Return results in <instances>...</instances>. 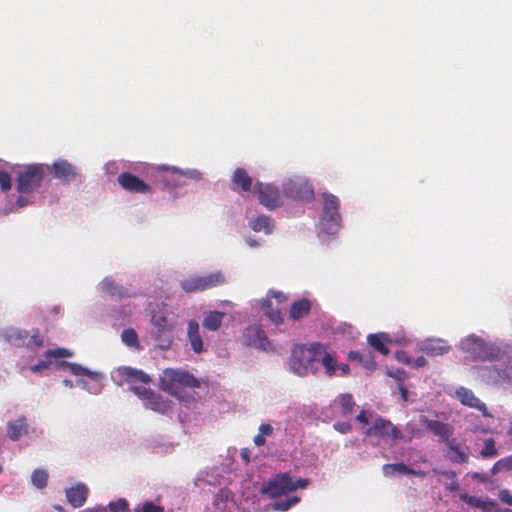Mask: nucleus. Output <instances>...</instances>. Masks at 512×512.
<instances>
[{
	"label": "nucleus",
	"instance_id": "1",
	"mask_svg": "<svg viewBox=\"0 0 512 512\" xmlns=\"http://www.w3.org/2000/svg\"><path fill=\"white\" fill-rule=\"evenodd\" d=\"M318 362L323 366L327 377L336 375V352L328 344L318 341L295 344L288 358L290 371L299 377L316 375Z\"/></svg>",
	"mask_w": 512,
	"mask_h": 512
},
{
	"label": "nucleus",
	"instance_id": "2",
	"mask_svg": "<svg viewBox=\"0 0 512 512\" xmlns=\"http://www.w3.org/2000/svg\"><path fill=\"white\" fill-rule=\"evenodd\" d=\"M200 381L193 374L183 369L166 368L160 376L159 386L161 390L176 397L186 406L196 403L193 393H188L186 388H199Z\"/></svg>",
	"mask_w": 512,
	"mask_h": 512
},
{
	"label": "nucleus",
	"instance_id": "3",
	"mask_svg": "<svg viewBox=\"0 0 512 512\" xmlns=\"http://www.w3.org/2000/svg\"><path fill=\"white\" fill-rule=\"evenodd\" d=\"M308 484V479L299 478L297 481H293L288 473H280L266 483L263 492L271 498H276L298 488H306Z\"/></svg>",
	"mask_w": 512,
	"mask_h": 512
},
{
	"label": "nucleus",
	"instance_id": "4",
	"mask_svg": "<svg viewBox=\"0 0 512 512\" xmlns=\"http://www.w3.org/2000/svg\"><path fill=\"white\" fill-rule=\"evenodd\" d=\"M340 201L337 196L323 194V214L321 216V225L328 234H334L340 227L341 216L339 213Z\"/></svg>",
	"mask_w": 512,
	"mask_h": 512
},
{
	"label": "nucleus",
	"instance_id": "5",
	"mask_svg": "<svg viewBox=\"0 0 512 512\" xmlns=\"http://www.w3.org/2000/svg\"><path fill=\"white\" fill-rule=\"evenodd\" d=\"M45 175V166L42 164L28 165L17 176V191L21 194L31 193L40 187Z\"/></svg>",
	"mask_w": 512,
	"mask_h": 512
},
{
	"label": "nucleus",
	"instance_id": "6",
	"mask_svg": "<svg viewBox=\"0 0 512 512\" xmlns=\"http://www.w3.org/2000/svg\"><path fill=\"white\" fill-rule=\"evenodd\" d=\"M152 323L156 328L153 336L155 346L163 351L170 349L174 340V325L171 323L168 317L163 314L153 315Z\"/></svg>",
	"mask_w": 512,
	"mask_h": 512
},
{
	"label": "nucleus",
	"instance_id": "7",
	"mask_svg": "<svg viewBox=\"0 0 512 512\" xmlns=\"http://www.w3.org/2000/svg\"><path fill=\"white\" fill-rule=\"evenodd\" d=\"M225 277L221 272H214L203 276H192L180 282L181 288L187 293L207 290L223 285Z\"/></svg>",
	"mask_w": 512,
	"mask_h": 512
},
{
	"label": "nucleus",
	"instance_id": "8",
	"mask_svg": "<svg viewBox=\"0 0 512 512\" xmlns=\"http://www.w3.org/2000/svg\"><path fill=\"white\" fill-rule=\"evenodd\" d=\"M4 338L7 343L14 347L33 349L44 345L43 337L38 331L30 336L26 330L10 329L5 333Z\"/></svg>",
	"mask_w": 512,
	"mask_h": 512
},
{
	"label": "nucleus",
	"instance_id": "9",
	"mask_svg": "<svg viewBox=\"0 0 512 512\" xmlns=\"http://www.w3.org/2000/svg\"><path fill=\"white\" fill-rule=\"evenodd\" d=\"M463 346L466 351L470 352L474 356V358L484 361L495 358L497 356L496 352L499 351L475 335L468 336L463 341Z\"/></svg>",
	"mask_w": 512,
	"mask_h": 512
},
{
	"label": "nucleus",
	"instance_id": "10",
	"mask_svg": "<svg viewBox=\"0 0 512 512\" xmlns=\"http://www.w3.org/2000/svg\"><path fill=\"white\" fill-rule=\"evenodd\" d=\"M284 194L293 199L311 201L314 198V190L311 184L302 179H288L283 183Z\"/></svg>",
	"mask_w": 512,
	"mask_h": 512
},
{
	"label": "nucleus",
	"instance_id": "11",
	"mask_svg": "<svg viewBox=\"0 0 512 512\" xmlns=\"http://www.w3.org/2000/svg\"><path fill=\"white\" fill-rule=\"evenodd\" d=\"M367 435L387 438L396 442L402 438L401 431L393 425L389 420L378 417L374 420L371 427L366 431Z\"/></svg>",
	"mask_w": 512,
	"mask_h": 512
},
{
	"label": "nucleus",
	"instance_id": "12",
	"mask_svg": "<svg viewBox=\"0 0 512 512\" xmlns=\"http://www.w3.org/2000/svg\"><path fill=\"white\" fill-rule=\"evenodd\" d=\"M255 191L258 193L260 204L272 210L282 205L280 191L271 184L256 182Z\"/></svg>",
	"mask_w": 512,
	"mask_h": 512
},
{
	"label": "nucleus",
	"instance_id": "13",
	"mask_svg": "<svg viewBox=\"0 0 512 512\" xmlns=\"http://www.w3.org/2000/svg\"><path fill=\"white\" fill-rule=\"evenodd\" d=\"M119 185L126 191L132 193H150L151 187L139 177L129 172H123L118 176Z\"/></svg>",
	"mask_w": 512,
	"mask_h": 512
},
{
	"label": "nucleus",
	"instance_id": "14",
	"mask_svg": "<svg viewBox=\"0 0 512 512\" xmlns=\"http://www.w3.org/2000/svg\"><path fill=\"white\" fill-rule=\"evenodd\" d=\"M456 396L463 405L479 410L485 417H492V414L488 411L486 404L481 402L472 390L460 387L456 390Z\"/></svg>",
	"mask_w": 512,
	"mask_h": 512
},
{
	"label": "nucleus",
	"instance_id": "15",
	"mask_svg": "<svg viewBox=\"0 0 512 512\" xmlns=\"http://www.w3.org/2000/svg\"><path fill=\"white\" fill-rule=\"evenodd\" d=\"M451 346L448 342L441 338L425 339L420 345V351L428 356L436 357L448 353Z\"/></svg>",
	"mask_w": 512,
	"mask_h": 512
},
{
	"label": "nucleus",
	"instance_id": "16",
	"mask_svg": "<svg viewBox=\"0 0 512 512\" xmlns=\"http://www.w3.org/2000/svg\"><path fill=\"white\" fill-rule=\"evenodd\" d=\"M253 185V179L247 171L238 167L231 177V189L236 192H250Z\"/></svg>",
	"mask_w": 512,
	"mask_h": 512
},
{
	"label": "nucleus",
	"instance_id": "17",
	"mask_svg": "<svg viewBox=\"0 0 512 512\" xmlns=\"http://www.w3.org/2000/svg\"><path fill=\"white\" fill-rule=\"evenodd\" d=\"M47 169L50 170L55 178L62 182H68L74 179L77 175L76 168L66 160L55 162L51 168L47 166Z\"/></svg>",
	"mask_w": 512,
	"mask_h": 512
},
{
	"label": "nucleus",
	"instance_id": "18",
	"mask_svg": "<svg viewBox=\"0 0 512 512\" xmlns=\"http://www.w3.org/2000/svg\"><path fill=\"white\" fill-rule=\"evenodd\" d=\"M245 337L249 345L258 349L266 350L270 345L265 331L258 326L248 327L245 331Z\"/></svg>",
	"mask_w": 512,
	"mask_h": 512
},
{
	"label": "nucleus",
	"instance_id": "19",
	"mask_svg": "<svg viewBox=\"0 0 512 512\" xmlns=\"http://www.w3.org/2000/svg\"><path fill=\"white\" fill-rule=\"evenodd\" d=\"M88 493V488L84 484L79 483L69 489H66V498L71 506L79 508L85 504Z\"/></svg>",
	"mask_w": 512,
	"mask_h": 512
},
{
	"label": "nucleus",
	"instance_id": "20",
	"mask_svg": "<svg viewBox=\"0 0 512 512\" xmlns=\"http://www.w3.org/2000/svg\"><path fill=\"white\" fill-rule=\"evenodd\" d=\"M118 374L122 381L128 384L141 382L147 384L151 378L144 371L132 367H121L118 369Z\"/></svg>",
	"mask_w": 512,
	"mask_h": 512
},
{
	"label": "nucleus",
	"instance_id": "21",
	"mask_svg": "<svg viewBox=\"0 0 512 512\" xmlns=\"http://www.w3.org/2000/svg\"><path fill=\"white\" fill-rule=\"evenodd\" d=\"M460 499L465 502L467 505L471 507L478 508L483 512H492L496 507V502L494 500L476 496H471L468 494H461Z\"/></svg>",
	"mask_w": 512,
	"mask_h": 512
},
{
	"label": "nucleus",
	"instance_id": "22",
	"mask_svg": "<svg viewBox=\"0 0 512 512\" xmlns=\"http://www.w3.org/2000/svg\"><path fill=\"white\" fill-rule=\"evenodd\" d=\"M187 336L191 348L195 353L203 351V340L200 335L199 324L196 320H190L187 325Z\"/></svg>",
	"mask_w": 512,
	"mask_h": 512
},
{
	"label": "nucleus",
	"instance_id": "23",
	"mask_svg": "<svg viewBox=\"0 0 512 512\" xmlns=\"http://www.w3.org/2000/svg\"><path fill=\"white\" fill-rule=\"evenodd\" d=\"M101 289L111 297L128 298L132 296L125 287L118 285L108 277L102 280Z\"/></svg>",
	"mask_w": 512,
	"mask_h": 512
},
{
	"label": "nucleus",
	"instance_id": "24",
	"mask_svg": "<svg viewBox=\"0 0 512 512\" xmlns=\"http://www.w3.org/2000/svg\"><path fill=\"white\" fill-rule=\"evenodd\" d=\"M446 446L448 447V458L454 464H464L469 460V455L456 443L455 439H450Z\"/></svg>",
	"mask_w": 512,
	"mask_h": 512
},
{
	"label": "nucleus",
	"instance_id": "25",
	"mask_svg": "<svg viewBox=\"0 0 512 512\" xmlns=\"http://www.w3.org/2000/svg\"><path fill=\"white\" fill-rule=\"evenodd\" d=\"M426 428L439 436L445 444L451 439L452 431L448 425L438 420H426Z\"/></svg>",
	"mask_w": 512,
	"mask_h": 512
},
{
	"label": "nucleus",
	"instance_id": "26",
	"mask_svg": "<svg viewBox=\"0 0 512 512\" xmlns=\"http://www.w3.org/2000/svg\"><path fill=\"white\" fill-rule=\"evenodd\" d=\"M311 310V302L308 299H300L290 306L289 317L292 320H299L306 317Z\"/></svg>",
	"mask_w": 512,
	"mask_h": 512
},
{
	"label": "nucleus",
	"instance_id": "27",
	"mask_svg": "<svg viewBox=\"0 0 512 512\" xmlns=\"http://www.w3.org/2000/svg\"><path fill=\"white\" fill-rule=\"evenodd\" d=\"M249 227L255 232H264L265 234H271L274 225L269 216L260 215L250 219Z\"/></svg>",
	"mask_w": 512,
	"mask_h": 512
},
{
	"label": "nucleus",
	"instance_id": "28",
	"mask_svg": "<svg viewBox=\"0 0 512 512\" xmlns=\"http://www.w3.org/2000/svg\"><path fill=\"white\" fill-rule=\"evenodd\" d=\"M145 406L155 412L160 414H166L170 410V402L168 400L163 399V397L155 392L149 397L148 401L145 403Z\"/></svg>",
	"mask_w": 512,
	"mask_h": 512
},
{
	"label": "nucleus",
	"instance_id": "29",
	"mask_svg": "<svg viewBox=\"0 0 512 512\" xmlns=\"http://www.w3.org/2000/svg\"><path fill=\"white\" fill-rule=\"evenodd\" d=\"M348 359L359 362L367 370H374L376 368V361L370 352L361 353L360 351L352 350L348 352Z\"/></svg>",
	"mask_w": 512,
	"mask_h": 512
},
{
	"label": "nucleus",
	"instance_id": "30",
	"mask_svg": "<svg viewBox=\"0 0 512 512\" xmlns=\"http://www.w3.org/2000/svg\"><path fill=\"white\" fill-rule=\"evenodd\" d=\"M166 172H167L168 175H170L172 177H176V179H173V181L171 183V185L174 186V187H177V186H180V185L184 184V182L181 181V179L184 178V177L192 178V179H197L200 176V173L197 172L196 170L183 171V170H180L179 168H176V167L167 168Z\"/></svg>",
	"mask_w": 512,
	"mask_h": 512
},
{
	"label": "nucleus",
	"instance_id": "31",
	"mask_svg": "<svg viewBox=\"0 0 512 512\" xmlns=\"http://www.w3.org/2000/svg\"><path fill=\"white\" fill-rule=\"evenodd\" d=\"M7 433L11 440L17 441L23 434L27 433L26 420L24 417L8 423Z\"/></svg>",
	"mask_w": 512,
	"mask_h": 512
},
{
	"label": "nucleus",
	"instance_id": "32",
	"mask_svg": "<svg viewBox=\"0 0 512 512\" xmlns=\"http://www.w3.org/2000/svg\"><path fill=\"white\" fill-rule=\"evenodd\" d=\"M225 317L224 312L210 311L207 313L203 320V326L207 330L217 331L222 324L223 318Z\"/></svg>",
	"mask_w": 512,
	"mask_h": 512
},
{
	"label": "nucleus",
	"instance_id": "33",
	"mask_svg": "<svg viewBox=\"0 0 512 512\" xmlns=\"http://www.w3.org/2000/svg\"><path fill=\"white\" fill-rule=\"evenodd\" d=\"M368 344L376 351L386 356L389 354V349L387 348L385 342L388 341L387 337L383 333L378 334H370L367 337Z\"/></svg>",
	"mask_w": 512,
	"mask_h": 512
},
{
	"label": "nucleus",
	"instance_id": "34",
	"mask_svg": "<svg viewBox=\"0 0 512 512\" xmlns=\"http://www.w3.org/2000/svg\"><path fill=\"white\" fill-rule=\"evenodd\" d=\"M262 307L265 309L266 316L275 324L283 322V316L279 308H274L270 299L262 301Z\"/></svg>",
	"mask_w": 512,
	"mask_h": 512
},
{
	"label": "nucleus",
	"instance_id": "35",
	"mask_svg": "<svg viewBox=\"0 0 512 512\" xmlns=\"http://www.w3.org/2000/svg\"><path fill=\"white\" fill-rule=\"evenodd\" d=\"M121 339L130 348H140L138 334L133 328H127L122 331Z\"/></svg>",
	"mask_w": 512,
	"mask_h": 512
},
{
	"label": "nucleus",
	"instance_id": "36",
	"mask_svg": "<svg viewBox=\"0 0 512 512\" xmlns=\"http://www.w3.org/2000/svg\"><path fill=\"white\" fill-rule=\"evenodd\" d=\"M383 474L387 477L394 476L396 473L399 474H408L409 467L404 463H393V464H385L382 467Z\"/></svg>",
	"mask_w": 512,
	"mask_h": 512
},
{
	"label": "nucleus",
	"instance_id": "37",
	"mask_svg": "<svg viewBox=\"0 0 512 512\" xmlns=\"http://www.w3.org/2000/svg\"><path fill=\"white\" fill-rule=\"evenodd\" d=\"M48 473L42 469H36L31 475V481L34 486L39 489H43L47 486Z\"/></svg>",
	"mask_w": 512,
	"mask_h": 512
},
{
	"label": "nucleus",
	"instance_id": "38",
	"mask_svg": "<svg viewBox=\"0 0 512 512\" xmlns=\"http://www.w3.org/2000/svg\"><path fill=\"white\" fill-rule=\"evenodd\" d=\"M299 501H300L299 497L293 496L288 499L275 501L273 503L272 507L276 511H287L292 506L296 505Z\"/></svg>",
	"mask_w": 512,
	"mask_h": 512
},
{
	"label": "nucleus",
	"instance_id": "39",
	"mask_svg": "<svg viewBox=\"0 0 512 512\" xmlns=\"http://www.w3.org/2000/svg\"><path fill=\"white\" fill-rule=\"evenodd\" d=\"M480 455L483 458H491L498 455V450L495 447L494 439L488 438L484 441V447L480 451Z\"/></svg>",
	"mask_w": 512,
	"mask_h": 512
},
{
	"label": "nucleus",
	"instance_id": "40",
	"mask_svg": "<svg viewBox=\"0 0 512 512\" xmlns=\"http://www.w3.org/2000/svg\"><path fill=\"white\" fill-rule=\"evenodd\" d=\"M339 403L342 408L343 414L351 413L355 406V402H354L353 396L351 394L340 395Z\"/></svg>",
	"mask_w": 512,
	"mask_h": 512
},
{
	"label": "nucleus",
	"instance_id": "41",
	"mask_svg": "<svg viewBox=\"0 0 512 512\" xmlns=\"http://www.w3.org/2000/svg\"><path fill=\"white\" fill-rule=\"evenodd\" d=\"M62 366L66 367L71 374L76 376L91 375V372L88 369L76 363L63 362Z\"/></svg>",
	"mask_w": 512,
	"mask_h": 512
},
{
	"label": "nucleus",
	"instance_id": "42",
	"mask_svg": "<svg viewBox=\"0 0 512 512\" xmlns=\"http://www.w3.org/2000/svg\"><path fill=\"white\" fill-rule=\"evenodd\" d=\"M129 390L135 395H137L141 400L145 401V403L148 401L149 397H151L152 394L154 393L153 390L142 386H131Z\"/></svg>",
	"mask_w": 512,
	"mask_h": 512
},
{
	"label": "nucleus",
	"instance_id": "43",
	"mask_svg": "<svg viewBox=\"0 0 512 512\" xmlns=\"http://www.w3.org/2000/svg\"><path fill=\"white\" fill-rule=\"evenodd\" d=\"M109 508L113 512H130L129 503L125 498H119L116 502H110Z\"/></svg>",
	"mask_w": 512,
	"mask_h": 512
},
{
	"label": "nucleus",
	"instance_id": "44",
	"mask_svg": "<svg viewBox=\"0 0 512 512\" xmlns=\"http://www.w3.org/2000/svg\"><path fill=\"white\" fill-rule=\"evenodd\" d=\"M45 356L47 358L54 357V358H66L71 357L72 353L65 349V348H57V349H49L45 352Z\"/></svg>",
	"mask_w": 512,
	"mask_h": 512
},
{
	"label": "nucleus",
	"instance_id": "45",
	"mask_svg": "<svg viewBox=\"0 0 512 512\" xmlns=\"http://www.w3.org/2000/svg\"><path fill=\"white\" fill-rule=\"evenodd\" d=\"M443 476L451 478L452 481L446 485V488L450 491H457L459 489V483L455 480L456 473L452 470L442 471L440 472Z\"/></svg>",
	"mask_w": 512,
	"mask_h": 512
},
{
	"label": "nucleus",
	"instance_id": "46",
	"mask_svg": "<svg viewBox=\"0 0 512 512\" xmlns=\"http://www.w3.org/2000/svg\"><path fill=\"white\" fill-rule=\"evenodd\" d=\"M162 506L155 505L153 502H145L141 507H137L135 512H163Z\"/></svg>",
	"mask_w": 512,
	"mask_h": 512
},
{
	"label": "nucleus",
	"instance_id": "47",
	"mask_svg": "<svg viewBox=\"0 0 512 512\" xmlns=\"http://www.w3.org/2000/svg\"><path fill=\"white\" fill-rule=\"evenodd\" d=\"M0 186L4 192L11 189V176L5 171H0Z\"/></svg>",
	"mask_w": 512,
	"mask_h": 512
},
{
	"label": "nucleus",
	"instance_id": "48",
	"mask_svg": "<svg viewBox=\"0 0 512 512\" xmlns=\"http://www.w3.org/2000/svg\"><path fill=\"white\" fill-rule=\"evenodd\" d=\"M333 427L336 431L342 434H346L352 429V426L349 422H336L334 423Z\"/></svg>",
	"mask_w": 512,
	"mask_h": 512
},
{
	"label": "nucleus",
	"instance_id": "49",
	"mask_svg": "<svg viewBox=\"0 0 512 512\" xmlns=\"http://www.w3.org/2000/svg\"><path fill=\"white\" fill-rule=\"evenodd\" d=\"M50 365V362H47V361H39L38 363L32 365L30 367V370L33 372V373H38L40 372L41 370H44V369H47Z\"/></svg>",
	"mask_w": 512,
	"mask_h": 512
},
{
	"label": "nucleus",
	"instance_id": "50",
	"mask_svg": "<svg viewBox=\"0 0 512 512\" xmlns=\"http://www.w3.org/2000/svg\"><path fill=\"white\" fill-rule=\"evenodd\" d=\"M259 433L264 437L270 436L273 433V427L270 424L263 423L259 426Z\"/></svg>",
	"mask_w": 512,
	"mask_h": 512
},
{
	"label": "nucleus",
	"instance_id": "51",
	"mask_svg": "<svg viewBox=\"0 0 512 512\" xmlns=\"http://www.w3.org/2000/svg\"><path fill=\"white\" fill-rule=\"evenodd\" d=\"M271 298H274L278 303H284L287 300V296L280 291H271Z\"/></svg>",
	"mask_w": 512,
	"mask_h": 512
},
{
	"label": "nucleus",
	"instance_id": "52",
	"mask_svg": "<svg viewBox=\"0 0 512 512\" xmlns=\"http://www.w3.org/2000/svg\"><path fill=\"white\" fill-rule=\"evenodd\" d=\"M340 370L342 376H347L350 373V367L346 363L338 364L336 361V371Z\"/></svg>",
	"mask_w": 512,
	"mask_h": 512
},
{
	"label": "nucleus",
	"instance_id": "53",
	"mask_svg": "<svg viewBox=\"0 0 512 512\" xmlns=\"http://www.w3.org/2000/svg\"><path fill=\"white\" fill-rule=\"evenodd\" d=\"M428 365V361L425 357L423 356H419L417 357L414 362H413V366L415 368H420V367H424V366H427Z\"/></svg>",
	"mask_w": 512,
	"mask_h": 512
},
{
	"label": "nucleus",
	"instance_id": "54",
	"mask_svg": "<svg viewBox=\"0 0 512 512\" xmlns=\"http://www.w3.org/2000/svg\"><path fill=\"white\" fill-rule=\"evenodd\" d=\"M396 358L400 361V362H403L405 364H410L411 363V359L408 357L407 353L404 352V351H399L396 353Z\"/></svg>",
	"mask_w": 512,
	"mask_h": 512
},
{
	"label": "nucleus",
	"instance_id": "55",
	"mask_svg": "<svg viewBox=\"0 0 512 512\" xmlns=\"http://www.w3.org/2000/svg\"><path fill=\"white\" fill-rule=\"evenodd\" d=\"M501 463L503 464L504 470H512V455L502 458Z\"/></svg>",
	"mask_w": 512,
	"mask_h": 512
},
{
	"label": "nucleus",
	"instance_id": "56",
	"mask_svg": "<svg viewBox=\"0 0 512 512\" xmlns=\"http://www.w3.org/2000/svg\"><path fill=\"white\" fill-rule=\"evenodd\" d=\"M253 442L256 446L260 447V446H263L266 441H265V437L263 435H261L260 433H258L257 435L254 436Z\"/></svg>",
	"mask_w": 512,
	"mask_h": 512
},
{
	"label": "nucleus",
	"instance_id": "57",
	"mask_svg": "<svg viewBox=\"0 0 512 512\" xmlns=\"http://www.w3.org/2000/svg\"><path fill=\"white\" fill-rule=\"evenodd\" d=\"M500 497L503 502L510 505L512 495L508 491H502Z\"/></svg>",
	"mask_w": 512,
	"mask_h": 512
},
{
	"label": "nucleus",
	"instance_id": "58",
	"mask_svg": "<svg viewBox=\"0 0 512 512\" xmlns=\"http://www.w3.org/2000/svg\"><path fill=\"white\" fill-rule=\"evenodd\" d=\"M504 470L503 464L501 463V459L497 461L492 467V474H497L498 472Z\"/></svg>",
	"mask_w": 512,
	"mask_h": 512
},
{
	"label": "nucleus",
	"instance_id": "59",
	"mask_svg": "<svg viewBox=\"0 0 512 512\" xmlns=\"http://www.w3.org/2000/svg\"><path fill=\"white\" fill-rule=\"evenodd\" d=\"M357 421L363 423V424H367L368 423V418L366 417V413L365 411H361L357 417H356Z\"/></svg>",
	"mask_w": 512,
	"mask_h": 512
},
{
	"label": "nucleus",
	"instance_id": "60",
	"mask_svg": "<svg viewBox=\"0 0 512 512\" xmlns=\"http://www.w3.org/2000/svg\"><path fill=\"white\" fill-rule=\"evenodd\" d=\"M425 472L422 471V470H413L411 468H409V471H408V475H414V476H425Z\"/></svg>",
	"mask_w": 512,
	"mask_h": 512
},
{
	"label": "nucleus",
	"instance_id": "61",
	"mask_svg": "<svg viewBox=\"0 0 512 512\" xmlns=\"http://www.w3.org/2000/svg\"><path fill=\"white\" fill-rule=\"evenodd\" d=\"M400 391H401V396H402L403 400H406L407 396H408L407 389L405 387L401 386L400 387Z\"/></svg>",
	"mask_w": 512,
	"mask_h": 512
},
{
	"label": "nucleus",
	"instance_id": "62",
	"mask_svg": "<svg viewBox=\"0 0 512 512\" xmlns=\"http://www.w3.org/2000/svg\"><path fill=\"white\" fill-rule=\"evenodd\" d=\"M241 455H242L243 459H245L246 462L249 461V455H248V451L247 450H245V449L242 450Z\"/></svg>",
	"mask_w": 512,
	"mask_h": 512
},
{
	"label": "nucleus",
	"instance_id": "63",
	"mask_svg": "<svg viewBox=\"0 0 512 512\" xmlns=\"http://www.w3.org/2000/svg\"><path fill=\"white\" fill-rule=\"evenodd\" d=\"M472 431L475 433V432H478V431H481L483 433H487L488 432V429H485V428H480V427H475L474 429H472Z\"/></svg>",
	"mask_w": 512,
	"mask_h": 512
},
{
	"label": "nucleus",
	"instance_id": "64",
	"mask_svg": "<svg viewBox=\"0 0 512 512\" xmlns=\"http://www.w3.org/2000/svg\"><path fill=\"white\" fill-rule=\"evenodd\" d=\"M64 383H65V385H67L69 387H72V382L71 381L65 380Z\"/></svg>",
	"mask_w": 512,
	"mask_h": 512
}]
</instances>
